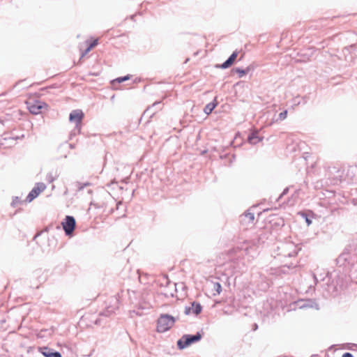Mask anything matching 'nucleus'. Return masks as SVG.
Masks as SVG:
<instances>
[{"instance_id":"obj_1","label":"nucleus","mask_w":357,"mask_h":357,"mask_svg":"<svg viewBox=\"0 0 357 357\" xmlns=\"http://www.w3.org/2000/svg\"><path fill=\"white\" fill-rule=\"evenodd\" d=\"M175 318L169 314H161L158 319L157 330L164 333L169 330L175 323Z\"/></svg>"},{"instance_id":"obj_2","label":"nucleus","mask_w":357,"mask_h":357,"mask_svg":"<svg viewBox=\"0 0 357 357\" xmlns=\"http://www.w3.org/2000/svg\"><path fill=\"white\" fill-rule=\"evenodd\" d=\"M202 337V335L199 332L195 335H184L177 341V346L180 349H183L191 344L199 341Z\"/></svg>"},{"instance_id":"obj_3","label":"nucleus","mask_w":357,"mask_h":357,"mask_svg":"<svg viewBox=\"0 0 357 357\" xmlns=\"http://www.w3.org/2000/svg\"><path fill=\"white\" fill-rule=\"evenodd\" d=\"M83 117H84V114L81 110L76 109V110H73L70 112V116H69V120L70 122L75 123V128L70 133V137L76 135V130L77 131V132H80V123L82 122Z\"/></svg>"},{"instance_id":"obj_4","label":"nucleus","mask_w":357,"mask_h":357,"mask_svg":"<svg viewBox=\"0 0 357 357\" xmlns=\"http://www.w3.org/2000/svg\"><path fill=\"white\" fill-rule=\"evenodd\" d=\"M75 226V219L70 215L66 216L64 220L62 222V227L66 236H72Z\"/></svg>"},{"instance_id":"obj_5","label":"nucleus","mask_w":357,"mask_h":357,"mask_svg":"<svg viewBox=\"0 0 357 357\" xmlns=\"http://www.w3.org/2000/svg\"><path fill=\"white\" fill-rule=\"evenodd\" d=\"M46 185L43 183H37L27 195L26 198V202H32L36 197H37L40 195V193L44 191Z\"/></svg>"},{"instance_id":"obj_6","label":"nucleus","mask_w":357,"mask_h":357,"mask_svg":"<svg viewBox=\"0 0 357 357\" xmlns=\"http://www.w3.org/2000/svg\"><path fill=\"white\" fill-rule=\"evenodd\" d=\"M355 262V259H353L350 254L347 252H342L337 259V264L339 266H344L347 264L351 265Z\"/></svg>"},{"instance_id":"obj_7","label":"nucleus","mask_w":357,"mask_h":357,"mask_svg":"<svg viewBox=\"0 0 357 357\" xmlns=\"http://www.w3.org/2000/svg\"><path fill=\"white\" fill-rule=\"evenodd\" d=\"M45 107H47V105L45 102L40 101L29 103L28 105L29 112L33 114H38L41 113L42 109Z\"/></svg>"},{"instance_id":"obj_8","label":"nucleus","mask_w":357,"mask_h":357,"mask_svg":"<svg viewBox=\"0 0 357 357\" xmlns=\"http://www.w3.org/2000/svg\"><path fill=\"white\" fill-rule=\"evenodd\" d=\"M202 309V307L199 303L193 302L191 303V306L185 307V313L186 314H190L192 313V314L197 315L201 312Z\"/></svg>"},{"instance_id":"obj_9","label":"nucleus","mask_w":357,"mask_h":357,"mask_svg":"<svg viewBox=\"0 0 357 357\" xmlns=\"http://www.w3.org/2000/svg\"><path fill=\"white\" fill-rule=\"evenodd\" d=\"M41 354L45 357H62L59 351H56L48 347H43L40 349Z\"/></svg>"},{"instance_id":"obj_10","label":"nucleus","mask_w":357,"mask_h":357,"mask_svg":"<svg viewBox=\"0 0 357 357\" xmlns=\"http://www.w3.org/2000/svg\"><path fill=\"white\" fill-rule=\"evenodd\" d=\"M331 174H335L333 176L334 183L337 184L338 182H341L344 180V172L343 170L333 167L331 170Z\"/></svg>"},{"instance_id":"obj_11","label":"nucleus","mask_w":357,"mask_h":357,"mask_svg":"<svg viewBox=\"0 0 357 357\" xmlns=\"http://www.w3.org/2000/svg\"><path fill=\"white\" fill-rule=\"evenodd\" d=\"M238 56V52L236 51L234 52L220 66V67L222 69H226L230 67L235 61Z\"/></svg>"},{"instance_id":"obj_12","label":"nucleus","mask_w":357,"mask_h":357,"mask_svg":"<svg viewBox=\"0 0 357 357\" xmlns=\"http://www.w3.org/2000/svg\"><path fill=\"white\" fill-rule=\"evenodd\" d=\"M263 137H260L258 131L255 130L251 132L248 137V141L250 144L255 145L262 140Z\"/></svg>"},{"instance_id":"obj_13","label":"nucleus","mask_w":357,"mask_h":357,"mask_svg":"<svg viewBox=\"0 0 357 357\" xmlns=\"http://www.w3.org/2000/svg\"><path fill=\"white\" fill-rule=\"evenodd\" d=\"M114 302V304L112 306H109L107 307V309L105 310H104L103 312H102L100 313V315L102 316H105V317H109L110 314H112L114 310L118 308V305H117V303H118V300L116 298H114L112 299Z\"/></svg>"},{"instance_id":"obj_14","label":"nucleus","mask_w":357,"mask_h":357,"mask_svg":"<svg viewBox=\"0 0 357 357\" xmlns=\"http://www.w3.org/2000/svg\"><path fill=\"white\" fill-rule=\"evenodd\" d=\"M218 102L216 101V98H215L213 102H209L208 104H207L204 109V112L206 114H209L212 112V111L214 109V108L216 107Z\"/></svg>"},{"instance_id":"obj_15","label":"nucleus","mask_w":357,"mask_h":357,"mask_svg":"<svg viewBox=\"0 0 357 357\" xmlns=\"http://www.w3.org/2000/svg\"><path fill=\"white\" fill-rule=\"evenodd\" d=\"M75 187L77 188V192L82 191L84 188L90 186L91 183L89 182L86 183H80V182H76L75 184Z\"/></svg>"},{"instance_id":"obj_16","label":"nucleus","mask_w":357,"mask_h":357,"mask_svg":"<svg viewBox=\"0 0 357 357\" xmlns=\"http://www.w3.org/2000/svg\"><path fill=\"white\" fill-rule=\"evenodd\" d=\"M241 218H243V220L248 219L249 222H252L255 219V215L253 213L248 211Z\"/></svg>"},{"instance_id":"obj_17","label":"nucleus","mask_w":357,"mask_h":357,"mask_svg":"<svg viewBox=\"0 0 357 357\" xmlns=\"http://www.w3.org/2000/svg\"><path fill=\"white\" fill-rule=\"evenodd\" d=\"M250 67H248L246 69H241V68H235L234 70L239 74V77H243L245 75H246L247 73H248V72L250 71Z\"/></svg>"},{"instance_id":"obj_18","label":"nucleus","mask_w":357,"mask_h":357,"mask_svg":"<svg viewBox=\"0 0 357 357\" xmlns=\"http://www.w3.org/2000/svg\"><path fill=\"white\" fill-rule=\"evenodd\" d=\"M213 290L216 292V294H220L222 291V287L219 282L213 283Z\"/></svg>"},{"instance_id":"obj_19","label":"nucleus","mask_w":357,"mask_h":357,"mask_svg":"<svg viewBox=\"0 0 357 357\" xmlns=\"http://www.w3.org/2000/svg\"><path fill=\"white\" fill-rule=\"evenodd\" d=\"M56 178V175H54L52 172H50L46 176V181L49 183H52Z\"/></svg>"},{"instance_id":"obj_20","label":"nucleus","mask_w":357,"mask_h":357,"mask_svg":"<svg viewBox=\"0 0 357 357\" xmlns=\"http://www.w3.org/2000/svg\"><path fill=\"white\" fill-rule=\"evenodd\" d=\"M287 111L284 110V112H282L279 114L278 119L277 121H282L287 118Z\"/></svg>"},{"instance_id":"obj_21","label":"nucleus","mask_w":357,"mask_h":357,"mask_svg":"<svg viewBox=\"0 0 357 357\" xmlns=\"http://www.w3.org/2000/svg\"><path fill=\"white\" fill-rule=\"evenodd\" d=\"M129 79H130V76L129 75H126V76L121 77H119V78L116 79L114 80V82H117L118 83H121L123 82L128 80Z\"/></svg>"},{"instance_id":"obj_22","label":"nucleus","mask_w":357,"mask_h":357,"mask_svg":"<svg viewBox=\"0 0 357 357\" xmlns=\"http://www.w3.org/2000/svg\"><path fill=\"white\" fill-rule=\"evenodd\" d=\"M20 199L19 197H15L13 199V202H12V206L15 207L16 206H17V204L20 203Z\"/></svg>"},{"instance_id":"obj_23","label":"nucleus","mask_w":357,"mask_h":357,"mask_svg":"<svg viewBox=\"0 0 357 357\" xmlns=\"http://www.w3.org/2000/svg\"><path fill=\"white\" fill-rule=\"evenodd\" d=\"M98 45V40H93L89 45V49H92L93 47H95L96 45Z\"/></svg>"},{"instance_id":"obj_24","label":"nucleus","mask_w":357,"mask_h":357,"mask_svg":"<svg viewBox=\"0 0 357 357\" xmlns=\"http://www.w3.org/2000/svg\"><path fill=\"white\" fill-rule=\"evenodd\" d=\"M307 303H303L302 305H301V308H303V307H312V305H310L309 303H312L311 301H307Z\"/></svg>"},{"instance_id":"obj_25","label":"nucleus","mask_w":357,"mask_h":357,"mask_svg":"<svg viewBox=\"0 0 357 357\" xmlns=\"http://www.w3.org/2000/svg\"><path fill=\"white\" fill-rule=\"evenodd\" d=\"M91 49H89V47H88L84 52L82 54L81 58L84 57L86 54H88Z\"/></svg>"},{"instance_id":"obj_26","label":"nucleus","mask_w":357,"mask_h":357,"mask_svg":"<svg viewBox=\"0 0 357 357\" xmlns=\"http://www.w3.org/2000/svg\"><path fill=\"white\" fill-rule=\"evenodd\" d=\"M288 191H289V188H286L283 190L282 193L280 195V196L279 199H281V197H282V196H284V195H286V194L288 192Z\"/></svg>"},{"instance_id":"obj_27","label":"nucleus","mask_w":357,"mask_h":357,"mask_svg":"<svg viewBox=\"0 0 357 357\" xmlns=\"http://www.w3.org/2000/svg\"><path fill=\"white\" fill-rule=\"evenodd\" d=\"M342 357H354L353 355L350 353H345L342 355Z\"/></svg>"},{"instance_id":"obj_28","label":"nucleus","mask_w":357,"mask_h":357,"mask_svg":"<svg viewBox=\"0 0 357 357\" xmlns=\"http://www.w3.org/2000/svg\"><path fill=\"white\" fill-rule=\"evenodd\" d=\"M296 254V252L295 251H294L293 252H289L287 254V256L289 257H292V256H294ZM284 256H287V255L284 254Z\"/></svg>"},{"instance_id":"obj_29","label":"nucleus","mask_w":357,"mask_h":357,"mask_svg":"<svg viewBox=\"0 0 357 357\" xmlns=\"http://www.w3.org/2000/svg\"><path fill=\"white\" fill-rule=\"evenodd\" d=\"M313 278L315 280V282L317 283L318 281H319V279H318V277H317V273H314L313 274Z\"/></svg>"},{"instance_id":"obj_30","label":"nucleus","mask_w":357,"mask_h":357,"mask_svg":"<svg viewBox=\"0 0 357 357\" xmlns=\"http://www.w3.org/2000/svg\"><path fill=\"white\" fill-rule=\"evenodd\" d=\"M306 222L307 225H310L312 223V221L307 218H306Z\"/></svg>"},{"instance_id":"obj_31","label":"nucleus","mask_w":357,"mask_h":357,"mask_svg":"<svg viewBox=\"0 0 357 357\" xmlns=\"http://www.w3.org/2000/svg\"><path fill=\"white\" fill-rule=\"evenodd\" d=\"M160 103V102H155V103L153 104L152 107H154L156 105H159Z\"/></svg>"},{"instance_id":"obj_32","label":"nucleus","mask_w":357,"mask_h":357,"mask_svg":"<svg viewBox=\"0 0 357 357\" xmlns=\"http://www.w3.org/2000/svg\"><path fill=\"white\" fill-rule=\"evenodd\" d=\"M87 192H88V194H89V195H90V194H91L92 190H88Z\"/></svg>"},{"instance_id":"obj_33","label":"nucleus","mask_w":357,"mask_h":357,"mask_svg":"<svg viewBox=\"0 0 357 357\" xmlns=\"http://www.w3.org/2000/svg\"><path fill=\"white\" fill-rule=\"evenodd\" d=\"M254 328H255L254 329L256 330L257 328V325L255 324Z\"/></svg>"},{"instance_id":"obj_34","label":"nucleus","mask_w":357,"mask_h":357,"mask_svg":"<svg viewBox=\"0 0 357 357\" xmlns=\"http://www.w3.org/2000/svg\"><path fill=\"white\" fill-rule=\"evenodd\" d=\"M68 146V144H64L61 145V147H62V146Z\"/></svg>"},{"instance_id":"obj_35","label":"nucleus","mask_w":357,"mask_h":357,"mask_svg":"<svg viewBox=\"0 0 357 357\" xmlns=\"http://www.w3.org/2000/svg\"><path fill=\"white\" fill-rule=\"evenodd\" d=\"M319 280H324V277H321V276H320V279H319Z\"/></svg>"},{"instance_id":"obj_36","label":"nucleus","mask_w":357,"mask_h":357,"mask_svg":"<svg viewBox=\"0 0 357 357\" xmlns=\"http://www.w3.org/2000/svg\"><path fill=\"white\" fill-rule=\"evenodd\" d=\"M68 146H69L70 148H73V147L72 144H69Z\"/></svg>"},{"instance_id":"obj_37","label":"nucleus","mask_w":357,"mask_h":357,"mask_svg":"<svg viewBox=\"0 0 357 357\" xmlns=\"http://www.w3.org/2000/svg\"><path fill=\"white\" fill-rule=\"evenodd\" d=\"M351 169H356V167H351Z\"/></svg>"}]
</instances>
